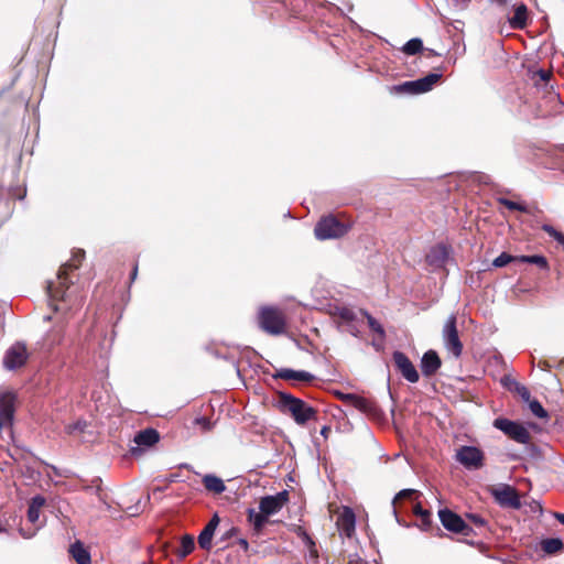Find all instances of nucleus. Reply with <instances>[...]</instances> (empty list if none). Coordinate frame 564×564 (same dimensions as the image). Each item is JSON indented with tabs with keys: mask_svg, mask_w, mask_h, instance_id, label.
Here are the masks:
<instances>
[{
	"mask_svg": "<svg viewBox=\"0 0 564 564\" xmlns=\"http://www.w3.org/2000/svg\"><path fill=\"white\" fill-rule=\"evenodd\" d=\"M84 258V250L78 249L74 251L72 259L59 268L56 281L48 282L47 294L52 302H67L69 300L70 294L68 293V290L70 288V282L68 280V273L73 270L78 269Z\"/></svg>",
	"mask_w": 564,
	"mask_h": 564,
	"instance_id": "nucleus-1",
	"label": "nucleus"
},
{
	"mask_svg": "<svg viewBox=\"0 0 564 564\" xmlns=\"http://www.w3.org/2000/svg\"><path fill=\"white\" fill-rule=\"evenodd\" d=\"M279 406L281 411L289 412L299 425H304L316 417V410L300 398L288 392H279Z\"/></svg>",
	"mask_w": 564,
	"mask_h": 564,
	"instance_id": "nucleus-2",
	"label": "nucleus"
},
{
	"mask_svg": "<svg viewBox=\"0 0 564 564\" xmlns=\"http://www.w3.org/2000/svg\"><path fill=\"white\" fill-rule=\"evenodd\" d=\"M349 229V224L340 221L334 215H327L317 221L314 228V234L318 240H328L345 236Z\"/></svg>",
	"mask_w": 564,
	"mask_h": 564,
	"instance_id": "nucleus-3",
	"label": "nucleus"
},
{
	"mask_svg": "<svg viewBox=\"0 0 564 564\" xmlns=\"http://www.w3.org/2000/svg\"><path fill=\"white\" fill-rule=\"evenodd\" d=\"M259 326L270 335H281L285 330V316L281 310L263 306L258 314Z\"/></svg>",
	"mask_w": 564,
	"mask_h": 564,
	"instance_id": "nucleus-4",
	"label": "nucleus"
},
{
	"mask_svg": "<svg viewBox=\"0 0 564 564\" xmlns=\"http://www.w3.org/2000/svg\"><path fill=\"white\" fill-rule=\"evenodd\" d=\"M442 339L445 349L454 357L459 358L463 354V343L457 330V317L451 314L442 329Z\"/></svg>",
	"mask_w": 564,
	"mask_h": 564,
	"instance_id": "nucleus-5",
	"label": "nucleus"
},
{
	"mask_svg": "<svg viewBox=\"0 0 564 564\" xmlns=\"http://www.w3.org/2000/svg\"><path fill=\"white\" fill-rule=\"evenodd\" d=\"M492 426L519 444L525 445L530 443L531 435L529 431L517 421L497 417L494 420Z\"/></svg>",
	"mask_w": 564,
	"mask_h": 564,
	"instance_id": "nucleus-6",
	"label": "nucleus"
},
{
	"mask_svg": "<svg viewBox=\"0 0 564 564\" xmlns=\"http://www.w3.org/2000/svg\"><path fill=\"white\" fill-rule=\"evenodd\" d=\"M29 357L30 354L26 345L22 341H17L7 349L2 364L4 369L12 371L23 367Z\"/></svg>",
	"mask_w": 564,
	"mask_h": 564,
	"instance_id": "nucleus-7",
	"label": "nucleus"
},
{
	"mask_svg": "<svg viewBox=\"0 0 564 564\" xmlns=\"http://www.w3.org/2000/svg\"><path fill=\"white\" fill-rule=\"evenodd\" d=\"M456 459L465 468L477 470L484 465V453L476 446H462L456 452Z\"/></svg>",
	"mask_w": 564,
	"mask_h": 564,
	"instance_id": "nucleus-8",
	"label": "nucleus"
},
{
	"mask_svg": "<svg viewBox=\"0 0 564 564\" xmlns=\"http://www.w3.org/2000/svg\"><path fill=\"white\" fill-rule=\"evenodd\" d=\"M17 395L11 390L0 392V431L11 425L15 411Z\"/></svg>",
	"mask_w": 564,
	"mask_h": 564,
	"instance_id": "nucleus-9",
	"label": "nucleus"
},
{
	"mask_svg": "<svg viewBox=\"0 0 564 564\" xmlns=\"http://www.w3.org/2000/svg\"><path fill=\"white\" fill-rule=\"evenodd\" d=\"M288 500L289 494L286 490L280 491L275 495L264 496L259 501V509L270 517L278 513Z\"/></svg>",
	"mask_w": 564,
	"mask_h": 564,
	"instance_id": "nucleus-10",
	"label": "nucleus"
},
{
	"mask_svg": "<svg viewBox=\"0 0 564 564\" xmlns=\"http://www.w3.org/2000/svg\"><path fill=\"white\" fill-rule=\"evenodd\" d=\"M395 368L403 376L405 380H408L411 383H415L419 381L420 376L415 368V366L412 364V361L409 359V357L402 352V351H394L392 355Z\"/></svg>",
	"mask_w": 564,
	"mask_h": 564,
	"instance_id": "nucleus-11",
	"label": "nucleus"
},
{
	"mask_svg": "<svg viewBox=\"0 0 564 564\" xmlns=\"http://www.w3.org/2000/svg\"><path fill=\"white\" fill-rule=\"evenodd\" d=\"M491 494L501 507H510L513 509H519L521 507L520 497L517 490L509 485L495 488Z\"/></svg>",
	"mask_w": 564,
	"mask_h": 564,
	"instance_id": "nucleus-12",
	"label": "nucleus"
},
{
	"mask_svg": "<svg viewBox=\"0 0 564 564\" xmlns=\"http://www.w3.org/2000/svg\"><path fill=\"white\" fill-rule=\"evenodd\" d=\"M160 440L159 432L154 429H145L138 432L133 438L137 446L131 447L130 452L132 455H137L141 453L140 447H150L156 444Z\"/></svg>",
	"mask_w": 564,
	"mask_h": 564,
	"instance_id": "nucleus-13",
	"label": "nucleus"
},
{
	"mask_svg": "<svg viewBox=\"0 0 564 564\" xmlns=\"http://www.w3.org/2000/svg\"><path fill=\"white\" fill-rule=\"evenodd\" d=\"M438 517L442 525L451 532L458 533L459 531H464L465 521L457 513L453 512L449 509H441L438 511Z\"/></svg>",
	"mask_w": 564,
	"mask_h": 564,
	"instance_id": "nucleus-14",
	"label": "nucleus"
},
{
	"mask_svg": "<svg viewBox=\"0 0 564 564\" xmlns=\"http://www.w3.org/2000/svg\"><path fill=\"white\" fill-rule=\"evenodd\" d=\"M442 360L435 350H427L421 359V370L423 376L431 377L441 368Z\"/></svg>",
	"mask_w": 564,
	"mask_h": 564,
	"instance_id": "nucleus-15",
	"label": "nucleus"
},
{
	"mask_svg": "<svg viewBox=\"0 0 564 564\" xmlns=\"http://www.w3.org/2000/svg\"><path fill=\"white\" fill-rule=\"evenodd\" d=\"M220 519L217 513H215L209 522L205 525V528L202 530V532L198 535V545L203 550H210L212 547V540L214 536V533L219 525Z\"/></svg>",
	"mask_w": 564,
	"mask_h": 564,
	"instance_id": "nucleus-16",
	"label": "nucleus"
},
{
	"mask_svg": "<svg viewBox=\"0 0 564 564\" xmlns=\"http://www.w3.org/2000/svg\"><path fill=\"white\" fill-rule=\"evenodd\" d=\"M448 256V248L445 245L440 243L430 249L426 254V261L434 268H441L446 263Z\"/></svg>",
	"mask_w": 564,
	"mask_h": 564,
	"instance_id": "nucleus-17",
	"label": "nucleus"
},
{
	"mask_svg": "<svg viewBox=\"0 0 564 564\" xmlns=\"http://www.w3.org/2000/svg\"><path fill=\"white\" fill-rule=\"evenodd\" d=\"M247 516L248 522L251 525L253 533L257 535H259L263 528L269 523V516L263 513L260 509L259 511H256L253 508H249L247 510Z\"/></svg>",
	"mask_w": 564,
	"mask_h": 564,
	"instance_id": "nucleus-18",
	"label": "nucleus"
},
{
	"mask_svg": "<svg viewBox=\"0 0 564 564\" xmlns=\"http://www.w3.org/2000/svg\"><path fill=\"white\" fill-rule=\"evenodd\" d=\"M65 333L64 323L55 324L44 336L43 346L46 349H52L53 347L59 345L63 341Z\"/></svg>",
	"mask_w": 564,
	"mask_h": 564,
	"instance_id": "nucleus-19",
	"label": "nucleus"
},
{
	"mask_svg": "<svg viewBox=\"0 0 564 564\" xmlns=\"http://www.w3.org/2000/svg\"><path fill=\"white\" fill-rule=\"evenodd\" d=\"M500 383L502 384L503 388H506L510 392L518 393L523 401H530V391H529V389L525 386H523L520 382H518L511 376H507V375L503 376L500 379Z\"/></svg>",
	"mask_w": 564,
	"mask_h": 564,
	"instance_id": "nucleus-20",
	"label": "nucleus"
},
{
	"mask_svg": "<svg viewBox=\"0 0 564 564\" xmlns=\"http://www.w3.org/2000/svg\"><path fill=\"white\" fill-rule=\"evenodd\" d=\"M273 377L284 380H299L305 382H310L314 379V376L311 372L304 370H293L290 368H281Z\"/></svg>",
	"mask_w": 564,
	"mask_h": 564,
	"instance_id": "nucleus-21",
	"label": "nucleus"
},
{
	"mask_svg": "<svg viewBox=\"0 0 564 564\" xmlns=\"http://www.w3.org/2000/svg\"><path fill=\"white\" fill-rule=\"evenodd\" d=\"M69 553L77 564H91L90 553L80 541L70 544Z\"/></svg>",
	"mask_w": 564,
	"mask_h": 564,
	"instance_id": "nucleus-22",
	"label": "nucleus"
},
{
	"mask_svg": "<svg viewBox=\"0 0 564 564\" xmlns=\"http://www.w3.org/2000/svg\"><path fill=\"white\" fill-rule=\"evenodd\" d=\"M528 8L524 3H520L514 9V14L509 19L510 26L516 30H522L527 25Z\"/></svg>",
	"mask_w": 564,
	"mask_h": 564,
	"instance_id": "nucleus-23",
	"label": "nucleus"
},
{
	"mask_svg": "<svg viewBox=\"0 0 564 564\" xmlns=\"http://www.w3.org/2000/svg\"><path fill=\"white\" fill-rule=\"evenodd\" d=\"M203 484L208 491L214 494H223L226 490L224 480L212 474L203 477Z\"/></svg>",
	"mask_w": 564,
	"mask_h": 564,
	"instance_id": "nucleus-24",
	"label": "nucleus"
},
{
	"mask_svg": "<svg viewBox=\"0 0 564 564\" xmlns=\"http://www.w3.org/2000/svg\"><path fill=\"white\" fill-rule=\"evenodd\" d=\"M441 77L442 74L440 73H430L429 75L416 79L421 94L430 91Z\"/></svg>",
	"mask_w": 564,
	"mask_h": 564,
	"instance_id": "nucleus-25",
	"label": "nucleus"
},
{
	"mask_svg": "<svg viewBox=\"0 0 564 564\" xmlns=\"http://www.w3.org/2000/svg\"><path fill=\"white\" fill-rule=\"evenodd\" d=\"M390 91L393 94H408V95H416L421 94L419 90V85L416 80L404 82L399 85H394L390 88Z\"/></svg>",
	"mask_w": 564,
	"mask_h": 564,
	"instance_id": "nucleus-26",
	"label": "nucleus"
},
{
	"mask_svg": "<svg viewBox=\"0 0 564 564\" xmlns=\"http://www.w3.org/2000/svg\"><path fill=\"white\" fill-rule=\"evenodd\" d=\"M563 541L558 538H550L541 541V549L546 554H554L563 549Z\"/></svg>",
	"mask_w": 564,
	"mask_h": 564,
	"instance_id": "nucleus-27",
	"label": "nucleus"
},
{
	"mask_svg": "<svg viewBox=\"0 0 564 564\" xmlns=\"http://www.w3.org/2000/svg\"><path fill=\"white\" fill-rule=\"evenodd\" d=\"M195 547L194 538L192 535H184L181 540V549L177 551V556L180 558L186 557L189 553L193 552Z\"/></svg>",
	"mask_w": 564,
	"mask_h": 564,
	"instance_id": "nucleus-28",
	"label": "nucleus"
},
{
	"mask_svg": "<svg viewBox=\"0 0 564 564\" xmlns=\"http://www.w3.org/2000/svg\"><path fill=\"white\" fill-rule=\"evenodd\" d=\"M423 50V42L419 37L409 40L402 47V52L406 55H415Z\"/></svg>",
	"mask_w": 564,
	"mask_h": 564,
	"instance_id": "nucleus-29",
	"label": "nucleus"
},
{
	"mask_svg": "<svg viewBox=\"0 0 564 564\" xmlns=\"http://www.w3.org/2000/svg\"><path fill=\"white\" fill-rule=\"evenodd\" d=\"M351 406H354L355 409L359 410L360 412L367 413V414L375 412V404L371 401H369L362 397H359V395L356 397Z\"/></svg>",
	"mask_w": 564,
	"mask_h": 564,
	"instance_id": "nucleus-30",
	"label": "nucleus"
},
{
	"mask_svg": "<svg viewBox=\"0 0 564 564\" xmlns=\"http://www.w3.org/2000/svg\"><path fill=\"white\" fill-rule=\"evenodd\" d=\"M359 314L367 318L368 326L371 330L377 333L380 337H384V329L382 325L373 317L371 316L367 311L360 310Z\"/></svg>",
	"mask_w": 564,
	"mask_h": 564,
	"instance_id": "nucleus-31",
	"label": "nucleus"
},
{
	"mask_svg": "<svg viewBox=\"0 0 564 564\" xmlns=\"http://www.w3.org/2000/svg\"><path fill=\"white\" fill-rule=\"evenodd\" d=\"M519 261L524 262V263L536 264L541 269H547L546 258L543 256H540V254L521 256V257H519Z\"/></svg>",
	"mask_w": 564,
	"mask_h": 564,
	"instance_id": "nucleus-32",
	"label": "nucleus"
},
{
	"mask_svg": "<svg viewBox=\"0 0 564 564\" xmlns=\"http://www.w3.org/2000/svg\"><path fill=\"white\" fill-rule=\"evenodd\" d=\"M345 533L349 536L350 533L355 530V514L350 509H346L343 517Z\"/></svg>",
	"mask_w": 564,
	"mask_h": 564,
	"instance_id": "nucleus-33",
	"label": "nucleus"
},
{
	"mask_svg": "<svg viewBox=\"0 0 564 564\" xmlns=\"http://www.w3.org/2000/svg\"><path fill=\"white\" fill-rule=\"evenodd\" d=\"M497 202L500 205H503L505 207H507L510 210H518V212H521V213H529V209H528L527 205H524V204L517 203V202L510 200V199L505 198V197H498Z\"/></svg>",
	"mask_w": 564,
	"mask_h": 564,
	"instance_id": "nucleus-34",
	"label": "nucleus"
},
{
	"mask_svg": "<svg viewBox=\"0 0 564 564\" xmlns=\"http://www.w3.org/2000/svg\"><path fill=\"white\" fill-rule=\"evenodd\" d=\"M336 314L340 319H343L347 323H351V322L356 321L357 315H358V313L355 312L352 308L346 307V306L337 307Z\"/></svg>",
	"mask_w": 564,
	"mask_h": 564,
	"instance_id": "nucleus-35",
	"label": "nucleus"
},
{
	"mask_svg": "<svg viewBox=\"0 0 564 564\" xmlns=\"http://www.w3.org/2000/svg\"><path fill=\"white\" fill-rule=\"evenodd\" d=\"M466 517L481 533L488 529V522L481 516L477 513H467Z\"/></svg>",
	"mask_w": 564,
	"mask_h": 564,
	"instance_id": "nucleus-36",
	"label": "nucleus"
},
{
	"mask_svg": "<svg viewBox=\"0 0 564 564\" xmlns=\"http://www.w3.org/2000/svg\"><path fill=\"white\" fill-rule=\"evenodd\" d=\"M528 404H529V408L531 410V412L539 419H546L547 417V412L546 410L542 406V404L533 399L530 401H525Z\"/></svg>",
	"mask_w": 564,
	"mask_h": 564,
	"instance_id": "nucleus-37",
	"label": "nucleus"
},
{
	"mask_svg": "<svg viewBox=\"0 0 564 564\" xmlns=\"http://www.w3.org/2000/svg\"><path fill=\"white\" fill-rule=\"evenodd\" d=\"M414 513L421 518L422 525L424 529H427L431 524V512L422 508L420 503H416L413 509Z\"/></svg>",
	"mask_w": 564,
	"mask_h": 564,
	"instance_id": "nucleus-38",
	"label": "nucleus"
},
{
	"mask_svg": "<svg viewBox=\"0 0 564 564\" xmlns=\"http://www.w3.org/2000/svg\"><path fill=\"white\" fill-rule=\"evenodd\" d=\"M519 260L518 257H513L507 252L500 253L492 262V265L496 268H502L507 265L508 263Z\"/></svg>",
	"mask_w": 564,
	"mask_h": 564,
	"instance_id": "nucleus-39",
	"label": "nucleus"
},
{
	"mask_svg": "<svg viewBox=\"0 0 564 564\" xmlns=\"http://www.w3.org/2000/svg\"><path fill=\"white\" fill-rule=\"evenodd\" d=\"M87 427V422L85 420H77L74 423L67 424L65 426V431L67 434L83 433Z\"/></svg>",
	"mask_w": 564,
	"mask_h": 564,
	"instance_id": "nucleus-40",
	"label": "nucleus"
},
{
	"mask_svg": "<svg viewBox=\"0 0 564 564\" xmlns=\"http://www.w3.org/2000/svg\"><path fill=\"white\" fill-rule=\"evenodd\" d=\"M419 492L415 489H402L399 494L393 498L392 503L394 505L397 500L403 498H410L413 495H417Z\"/></svg>",
	"mask_w": 564,
	"mask_h": 564,
	"instance_id": "nucleus-41",
	"label": "nucleus"
},
{
	"mask_svg": "<svg viewBox=\"0 0 564 564\" xmlns=\"http://www.w3.org/2000/svg\"><path fill=\"white\" fill-rule=\"evenodd\" d=\"M40 518V509L35 507H30L28 509V519L30 522L35 523Z\"/></svg>",
	"mask_w": 564,
	"mask_h": 564,
	"instance_id": "nucleus-42",
	"label": "nucleus"
},
{
	"mask_svg": "<svg viewBox=\"0 0 564 564\" xmlns=\"http://www.w3.org/2000/svg\"><path fill=\"white\" fill-rule=\"evenodd\" d=\"M195 423L200 425L204 431H209L212 429L210 421L204 416L195 419Z\"/></svg>",
	"mask_w": 564,
	"mask_h": 564,
	"instance_id": "nucleus-43",
	"label": "nucleus"
},
{
	"mask_svg": "<svg viewBox=\"0 0 564 564\" xmlns=\"http://www.w3.org/2000/svg\"><path fill=\"white\" fill-rule=\"evenodd\" d=\"M338 397L340 398L341 401H344L346 404L348 405H351L352 402L355 401L357 394H352V393H341L339 392L338 393Z\"/></svg>",
	"mask_w": 564,
	"mask_h": 564,
	"instance_id": "nucleus-44",
	"label": "nucleus"
},
{
	"mask_svg": "<svg viewBox=\"0 0 564 564\" xmlns=\"http://www.w3.org/2000/svg\"><path fill=\"white\" fill-rule=\"evenodd\" d=\"M45 503V499L42 496H35L32 498L30 507H35L36 509H41Z\"/></svg>",
	"mask_w": 564,
	"mask_h": 564,
	"instance_id": "nucleus-45",
	"label": "nucleus"
},
{
	"mask_svg": "<svg viewBox=\"0 0 564 564\" xmlns=\"http://www.w3.org/2000/svg\"><path fill=\"white\" fill-rule=\"evenodd\" d=\"M536 74L542 82H547L551 76V74L544 69H540Z\"/></svg>",
	"mask_w": 564,
	"mask_h": 564,
	"instance_id": "nucleus-46",
	"label": "nucleus"
},
{
	"mask_svg": "<svg viewBox=\"0 0 564 564\" xmlns=\"http://www.w3.org/2000/svg\"><path fill=\"white\" fill-rule=\"evenodd\" d=\"M459 534H463L465 536H469L471 535V533H474V529L471 527H469L466 522H465V529L464 531H459L458 532Z\"/></svg>",
	"mask_w": 564,
	"mask_h": 564,
	"instance_id": "nucleus-47",
	"label": "nucleus"
},
{
	"mask_svg": "<svg viewBox=\"0 0 564 564\" xmlns=\"http://www.w3.org/2000/svg\"><path fill=\"white\" fill-rule=\"evenodd\" d=\"M139 505H135L134 507H130L128 510H129V514L130 516H135L139 513Z\"/></svg>",
	"mask_w": 564,
	"mask_h": 564,
	"instance_id": "nucleus-48",
	"label": "nucleus"
},
{
	"mask_svg": "<svg viewBox=\"0 0 564 564\" xmlns=\"http://www.w3.org/2000/svg\"><path fill=\"white\" fill-rule=\"evenodd\" d=\"M554 518L564 525V513L555 512Z\"/></svg>",
	"mask_w": 564,
	"mask_h": 564,
	"instance_id": "nucleus-49",
	"label": "nucleus"
},
{
	"mask_svg": "<svg viewBox=\"0 0 564 564\" xmlns=\"http://www.w3.org/2000/svg\"><path fill=\"white\" fill-rule=\"evenodd\" d=\"M137 275H138V264H135L131 271V275H130L131 282L135 280Z\"/></svg>",
	"mask_w": 564,
	"mask_h": 564,
	"instance_id": "nucleus-50",
	"label": "nucleus"
},
{
	"mask_svg": "<svg viewBox=\"0 0 564 564\" xmlns=\"http://www.w3.org/2000/svg\"><path fill=\"white\" fill-rule=\"evenodd\" d=\"M329 432V427L328 426H323L322 430H321V434L324 436V437H327V433Z\"/></svg>",
	"mask_w": 564,
	"mask_h": 564,
	"instance_id": "nucleus-51",
	"label": "nucleus"
},
{
	"mask_svg": "<svg viewBox=\"0 0 564 564\" xmlns=\"http://www.w3.org/2000/svg\"><path fill=\"white\" fill-rule=\"evenodd\" d=\"M239 544H240L245 550H247V549H248V542H247V540H245V539H240Z\"/></svg>",
	"mask_w": 564,
	"mask_h": 564,
	"instance_id": "nucleus-52",
	"label": "nucleus"
},
{
	"mask_svg": "<svg viewBox=\"0 0 564 564\" xmlns=\"http://www.w3.org/2000/svg\"><path fill=\"white\" fill-rule=\"evenodd\" d=\"M349 333L351 335H354V336H357L358 330H357V328L355 326L351 325L350 328H349Z\"/></svg>",
	"mask_w": 564,
	"mask_h": 564,
	"instance_id": "nucleus-53",
	"label": "nucleus"
},
{
	"mask_svg": "<svg viewBox=\"0 0 564 564\" xmlns=\"http://www.w3.org/2000/svg\"><path fill=\"white\" fill-rule=\"evenodd\" d=\"M234 531H235V528H231V529L226 533V538H227V536H230V535H231V533H232Z\"/></svg>",
	"mask_w": 564,
	"mask_h": 564,
	"instance_id": "nucleus-54",
	"label": "nucleus"
},
{
	"mask_svg": "<svg viewBox=\"0 0 564 564\" xmlns=\"http://www.w3.org/2000/svg\"><path fill=\"white\" fill-rule=\"evenodd\" d=\"M58 310H62V307H59V306H57V305H56V306H55V311H58Z\"/></svg>",
	"mask_w": 564,
	"mask_h": 564,
	"instance_id": "nucleus-55",
	"label": "nucleus"
}]
</instances>
